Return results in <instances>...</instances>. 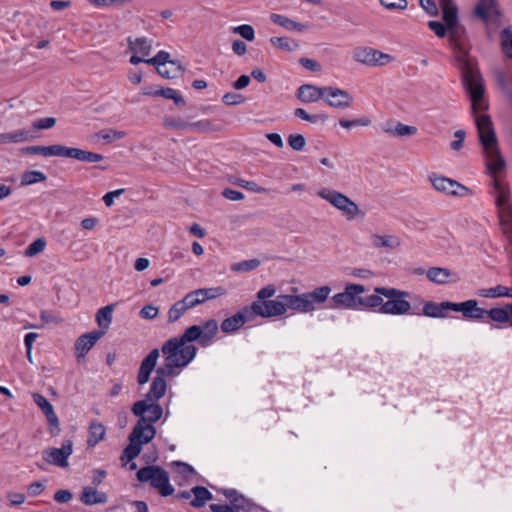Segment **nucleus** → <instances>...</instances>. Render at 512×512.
Listing matches in <instances>:
<instances>
[{
	"mask_svg": "<svg viewBox=\"0 0 512 512\" xmlns=\"http://www.w3.org/2000/svg\"><path fill=\"white\" fill-rule=\"evenodd\" d=\"M218 323L214 319L206 321L202 326L192 325L185 329L186 338L198 341V343L205 347L215 338L218 333Z\"/></svg>",
	"mask_w": 512,
	"mask_h": 512,
	"instance_id": "obj_11",
	"label": "nucleus"
},
{
	"mask_svg": "<svg viewBox=\"0 0 512 512\" xmlns=\"http://www.w3.org/2000/svg\"><path fill=\"white\" fill-rule=\"evenodd\" d=\"M380 3L389 10H404L408 6L407 0H380Z\"/></svg>",
	"mask_w": 512,
	"mask_h": 512,
	"instance_id": "obj_61",
	"label": "nucleus"
},
{
	"mask_svg": "<svg viewBox=\"0 0 512 512\" xmlns=\"http://www.w3.org/2000/svg\"><path fill=\"white\" fill-rule=\"evenodd\" d=\"M425 274L429 281L438 285L457 282L459 280V276L456 273L444 267H431Z\"/></svg>",
	"mask_w": 512,
	"mask_h": 512,
	"instance_id": "obj_21",
	"label": "nucleus"
},
{
	"mask_svg": "<svg viewBox=\"0 0 512 512\" xmlns=\"http://www.w3.org/2000/svg\"><path fill=\"white\" fill-rule=\"evenodd\" d=\"M155 434L156 430L151 424L145 423L144 419H139L129 436V441H134L142 447V445L149 443Z\"/></svg>",
	"mask_w": 512,
	"mask_h": 512,
	"instance_id": "obj_17",
	"label": "nucleus"
},
{
	"mask_svg": "<svg viewBox=\"0 0 512 512\" xmlns=\"http://www.w3.org/2000/svg\"><path fill=\"white\" fill-rule=\"evenodd\" d=\"M231 502L233 504V508H235L237 511L239 509L250 510L253 505L249 500L245 499L241 495L235 496L234 498H232Z\"/></svg>",
	"mask_w": 512,
	"mask_h": 512,
	"instance_id": "obj_64",
	"label": "nucleus"
},
{
	"mask_svg": "<svg viewBox=\"0 0 512 512\" xmlns=\"http://www.w3.org/2000/svg\"><path fill=\"white\" fill-rule=\"evenodd\" d=\"M198 293L199 291L197 289L186 294L185 297L183 298L184 304H186V307H188V309H191L199 304L204 303L202 297L200 295H197Z\"/></svg>",
	"mask_w": 512,
	"mask_h": 512,
	"instance_id": "obj_57",
	"label": "nucleus"
},
{
	"mask_svg": "<svg viewBox=\"0 0 512 512\" xmlns=\"http://www.w3.org/2000/svg\"><path fill=\"white\" fill-rule=\"evenodd\" d=\"M331 292L330 286L323 285L299 295L281 294V299L285 301L286 310L311 313L316 310V304L320 305L327 301Z\"/></svg>",
	"mask_w": 512,
	"mask_h": 512,
	"instance_id": "obj_3",
	"label": "nucleus"
},
{
	"mask_svg": "<svg viewBox=\"0 0 512 512\" xmlns=\"http://www.w3.org/2000/svg\"><path fill=\"white\" fill-rule=\"evenodd\" d=\"M270 42L277 48L284 51H292L297 48V44L287 37H272Z\"/></svg>",
	"mask_w": 512,
	"mask_h": 512,
	"instance_id": "obj_51",
	"label": "nucleus"
},
{
	"mask_svg": "<svg viewBox=\"0 0 512 512\" xmlns=\"http://www.w3.org/2000/svg\"><path fill=\"white\" fill-rule=\"evenodd\" d=\"M137 479L141 482H149L151 486L166 497L174 493L173 486L169 483L168 473L159 466H146L138 470Z\"/></svg>",
	"mask_w": 512,
	"mask_h": 512,
	"instance_id": "obj_6",
	"label": "nucleus"
},
{
	"mask_svg": "<svg viewBox=\"0 0 512 512\" xmlns=\"http://www.w3.org/2000/svg\"><path fill=\"white\" fill-rule=\"evenodd\" d=\"M429 181L433 188L446 195L465 197L472 194V191L456 180L432 173Z\"/></svg>",
	"mask_w": 512,
	"mask_h": 512,
	"instance_id": "obj_9",
	"label": "nucleus"
},
{
	"mask_svg": "<svg viewBox=\"0 0 512 512\" xmlns=\"http://www.w3.org/2000/svg\"><path fill=\"white\" fill-rule=\"evenodd\" d=\"M128 50L135 54L149 56L152 48V43L145 37L132 38L128 37Z\"/></svg>",
	"mask_w": 512,
	"mask_h": 512,
	"instance_id": "obj_28",
	"label": "nucleus"
},
{
	"mask_svg": "<svg viewBox=\"0 0 512 512\" xmlns=\"http://www.w3.org/2000/svg\"><path fill=\"white\" fill-rule=\"evenodd\" d=\"M497 13V0H479L475 7L477 17L487 21L491 14Z\"/></svg>",
	"mask_w": 512,
	"mask_h": 512,
	"instance_id": "obj_33",
	"label": "nucleus"
},
{
	"mask_svg": "<svg viewBox=\"0 0 512 512\" xmlns=\"http://www.w3.org/2000/svg\"><path fill=\"white\" fill-rule=\"evenodd\" d=\"M366 288L361 284L349 283L345 286L344 291L335 294L331 298L330 308L332 309H361V295Z\"/></svg>",
	"mask_w": 512,
	"mask_h": 512,
	"instance_id": "obj_8",
	"label": "nucleus"
},
{
	"mask_svg": "<svg viewBox=\"0 0 512 512\" xmlns=\"http://www.w3.org/2000/svg\"><path fill=\"white\" fill-rule=\"evenodd\" d=\"M155 96H162L167 99H172L176 105H184L185 100L184 98L174 89L172 88H165L157 90L153 93Z\"/></svg>",
	"mask_w": 512,
	"mask_h": 512,
	"instance_id": "obj_49",
	"label": "nucleus"
},
{
	"mask_svg": "<svg viewBox=\"0 0 512 512\" xmlns=\"http://www.w3.org/2000/svg\"><path fill=\"white\" fill-rule=\"evenodd\" d=\"M33 400L46 416V419L50 426L51 433L53 435L58 434L60 432V423L57 415L54 412L52 404L48 401L46 397L39 393L33 394Z\"/></svg>",
	"mask_w": 512,
	"mask_h": 512,
	"instance_id": "obj_16",
	"label": "nucleus"
},
{
	"mask_svg": "<svg viewBox=\"0 0 512 512\" xmlns=\"http://www.w3.org/2000/svg\"><path fill=\"white\" fill-rule=\"evenodd\" d=\"M47 179L46 175L41 171H26L21 176V185L28 186Z\"/></svg>",
	"mask_w": 512,
	"mask_h": 512,
	"instance_id": "obj_44",
	"label": "nucleus"
},
{
	"mask_svg": "<svg viewBox=\"0 0 512 512\" xmlns=\"http://www.w3.org/2000/svg\"><path fill=\"white\" fill-rule=\"evenodd\" d=\"M187 310H188V307H186V304H184L183 299L180 301H177L169 309L168 321L171 323L177 321Z\"/></svg>",
	"mask_w": 512,
	"mask_h": 512,
	"instance_id": "obj_48",
	"label": "nucleus"
},
{
	"mask_svg": "<svg viewBox=\"0 0 512 512\" xmlns=\"http://www.w3.org/2000/svg\"><path fill=\"white\" fill-rule=\"evenodd\" d=\"M159 356H160L159 350L153 349L143 359V361L140 365V368H139L138 376H137V381L140 385H144L148 382V380L150 378V374L154 370Z\"/></svg>",
	"mask_w": 512,
	"mask_h": 512,
	"instance_id": "obj_22",
	"label": "nucleus"
},
{
	"mask_svg": "<svg viewBox=\"0 0 512 512\" xmlns=\"http://www.w3.org/2000/svg\"><path fill=\"white\" fill-rule=\"evenodd\" d=\"M62 157L73 158L78 161L94 163L103 160V156L98 153L85 151L79 148H70L63 146V154Z\"/></svg>",
	"mask_w": 512,
	"mask_h": 512,
	"instance_id": "obj_23",
	"label": "nucleus"
},
{
	"mask_svg": "<svg viewBox=\"0 0 512 512\" xmlns=\"http://www.w3.org/2000/svg\"><path fill=\"white\" fill-rule=\"evenodd\" d=\"M325 93L326 87L305 84L298 89V98L304 103H312L325 98Z\"/></svg>",
	"mask_w": 512,
	"mask_h": 512,
	"instance_id": "obj_24",
	"label": "nucleus"
},
{
	"mask_svg": "<svg viewBox=\"0 0 512 512\" xmlns=\"http://www.w3.org/2000/svg\"><path fill=\"white\" fill-rule=\"evenodd\" d=\"M146 63L155 66L158 73L167 79H174L183 71L181 64L170 60V54L166 51L158 52L156 56L146 60Z\"/></svg>",
	"mask_w": 512,
	"mask_h": 512,
	"instance_id": "obj_10",
	"label": "nucleus"
},
{
	"mask_svg": "<svg viewBox=\"0 0 512 512\" xmlns=\"http://www.w3.org/2000/svg\"><path fill=\"white\" fill-rule=\"evenodd\" d=\"M106 429L102 423L92 422L89 426V437L87 444L89 446H95L98 442L104 439Z\"/></svg>",
	"mask_w": 512,
	"mask_h": 512,
	"instance_id": "obj_36",
	"label": "nucleus"
},
{
	"mask_svg": "<svg viewBox=\"0 0 512 512\" xmlns=\"http://www.w3.org/2000/svg\"><path fill=\"white\" fill-rule=\"evenodd\" d=\"M73 452L71 440H65L60 448L49 447L42 451L43 459L51 465L65 468L68 466V458Z\"/></svg>",
	"mask_w": 512,
	"mask_h": 512,
	"instance_id": "obj_13",
	"label": "nucleus"
},
{
	"mask_svg": "<svg viewBox=\"0 0 512 512\" xmlns=\"http://www.w3.org/2000/svg\"><path fill=\"white\" fill-rule=\"evenodd\" d=\"M453 302L444 301L441 303H435L428 301L423 306V314L427 317L432 318H444L446 311L453 309Z\"/></svg>",
	"mask_w": 512,
	"mask_h": 512,
	"instance_id": "obj_25",
	"label": "nucleus"
},
{
	"mask_svg": "<svg viewBox=\"0 0 512 512\" xmlns=\"http://www.w3.org/2000/svg\"><path fill=\"white\" fill-rule=\"evenodd\" d=\"M448 29L450 44L459 52L463 84L470 95L471 113L474 117L480 144L486 159L489 174L496 177L506 167L501 155L491 117L485 113L488 102L484 98L482 77L473 62L466 57L465 29L460 24Z\"/></svg>",
	"mask_w": 512,
	"mask_h": 512,
	"instance_id": "obj_1",
	"label": "nucleus"
},
{
	"mask_svg": "<svg viewBox=\"0 0 512 512\" xmlns=\"http://www.w3.org/2000/svg\"><path fill=\"white\" fill-rule=\"evenodd\" d=\"M374 48L371 47H357L353 50V59L361 64L372 66Z\"/></svg>",
	"mask_w": 512,
	"mask_h": 512,
	"instance_id": "obj_37",
	"label": "nucleus"
},
{
	"mask_svg": "<svg viewBox=\"0 0 512 512\" xmlns=\"http://www.w3.org/2000/svg\"><path fill=\"white\" fill-rule=\"evenodd\" d=\"M478 295L481 297H485V298H500V297L512 298V288H508L503 285H497L492 288L479 290Z\"/></svg>",
	"mask_w": 512,
	"mask_h": 512,
	"instance_id": "obj_35",
	"label": "nucleus"
},
{
	"mask_svg": "<svg viewBox=\"0 0 512 512\" xmlns=\"http://www.w3.org/2000/svg\"><path fill=\"white\" fill-rule=\"evenodd\" d=\"M194 499L191 501V506L195 508L203 507L208 500L212 498V494L202 486H196L191 489Z\"/></svg>",
	"mask_w": 512,
	"mask_h": 512,
	"instance_id": "obj_38",
	"label": "nucleus"
},
{
	"mask_svg": "<svg viewBox=\"0 0 512 512\" xmlns=\"http://www.w3.org/2000/svg\"><path fill=\"white\" fill-rule=\"evenodd\" d=\"M276 287L273 284H269L263 288H261L256 294V301H268L270 298L276 294Z\"/></svg>",
	"mask_w": 512,
	"mask_h": 512,
	"instance_id": "obj_56",
	"label": "nucleus"
},
{
	"mask_svg": "<svg viewBox=\"0 0 512 512\" xmlns=\"http://www.w3.org/2000/svg\"><path fill=\"white\" fill-rule=\"evenodd\" d=\"M495 197V204L498 209V217L503 232L508 236L512 244V201L511 190L507 183H504L497 178L493 183Z\"/></svg>",
	"mask_w": 512,
	"mask_h": 512,
	"instance_id": "obj_4",
	"label": "nucleus"
},
{
	"mask_svg": "<svg viewBox=\"0 0 512 512\" xmlns=\"http://www.w3.org/2000/svg\"><path fill=\"white\" fill-rule=\"evenodd\" d=\"M141 449L142 447L138 445V443L130 441L129 445L123 451V454L121 456L122 461L133 460L140 454Z\"/></svg>",
	"mask_w": 512,
	"mask_h": 512,
	"instance_id": "obj_53",
	"label": "nucleus"
},
{
	"mask_svg": "<svg viewBox=\"0 0 512 512\" xmlns=\"http://www.w3.org/2000/svg\"><path fill=\"white\" fill-rule=\"evenodd\" d=\"M132 412L134 415L140 416V419H144L145 423L152 425L162 417L163 409L157 403L141 400L133 405Z\"/></svg>",
	"mask_w": 512,
	"mask_h": 512,
	"instance_id": "obj_14",
	"label": "nucleus"
},
{
	"mask_svg": "<svg viewBox=\"0 0 512 512\" xmlns=\"http://www.w3.org/2000/svg\"><path fill=\"white\" fill-rule=\"evenodd\" d=\"M339 124L343 128L350 129V128L354 127V126H364V127L369 126L371 124V120L369 118H366V117L355 119V120L341 119L339 121Z\"/></svg>",
	"mask_w": 512,
	"mask_h": 512,
	"instance_id": "obj_59",
	"label": "nucleus"
},
{
	"mask_svg": "<svg viewBox=\"0 0 512 512\" xmlns=\"http://www.w3.org/2000/svg\"><path fill=\"white\" fill-rule=\"evenodd\" d=\"M192 339L186 338V331L179 336L167 340L162 348L165 360L160 366V373L178 374V369L186 367L196 356L197 348Z\"/></svg>",
	"mask_w": 512,
	"mask_h": 512,
	"instance_id": "obj_2",
	"label": "nucleus"
},
{
	"mask_svg": "<svg viewBox=\"0 0 512 512\" xmlns=\"http://www.w3.org/2000/svg\"><path fill=\"white\" fill-rule=\"evenodd\" d=\"M46 247V240L44 238H38L32 242L25 250L24 255L26 257H33L41 253Z\"/></svg>",
	"mask_w": 512,
	"mask_h": 512,
	"instance_id": "obj_52",
	"label": "nucleus"
},
{
	"mask_svg": "<svg viewBox=\"0 0 512 512\" xmlns=\"http://www.w3.org/2000/svg\"><path fill=\"white\" fill-rule=\"evenodd\" d=\"M33 138L32 133L26 129H19L12 132L0 133V144L20 143Z\"/></svg>",
	"mask_w": 512,
	"mask_h": 512,
	"instance_id": "obj_30",
	"label": "nucleus"
},
{
	"mask_svg": "<svg viewBox=\"0 0 512 512\" xmlns=\"http://www.w3.org/2000/svg\"><path fill=\"white\" fill-rule=\"evenodd\" d=\"M189 130L197 133H210L217 131V128L210 120L203 119L196 122H189Z\"/></svg>",
	"mask_w": 512,
	"mask_h": 512,
	"instance_id": "obj_45",
	"label": "nucleus"
},
{
	"mask_svg": "<svg viewBox=\"0 0 512 512\" xmlns=\"http://www.w3.org/2000/svg\"><path fill=\"white\" fill-rule=\"evenodd\" d=\"M163 125L166 128L175 129V130H189V122L185 121L180 117H165L163 119Z\"/></svg>",
	"mask_w": 512,
	"mask_h": 512,
	"instance_id": "obj_47",
	"label": "nucleus"
},
{
	"mask_svg": "<svg viewBox=\"0 0 512 512\" xmlns=\"http://www.w3.org/2000/svg\"><path fill=\"white\" fill-rule=\"evenodd\" d=\"M103 335V331L96 330L81 335L75 342V352L77 357H84Z\"/></svg>",
	"mask_w": 512,
	"mask_h": 512,
	"instance_id": "obj_20",
	"label": "nucleus"
},
{
	"mask_svg": "<svg viewBox=\"0 0 512 512\" xmlns=\"http://www.w3.org/2000/svg\"><path fill=\"white\" fill-rule=\"evenodd\" d=\"M198 291L197 295H200L204 302L226 294V290L223 287L200 288Z\"/></svg>",
	"mask_w": 512,
	"mask_h": 512,
	"instance_id": "obj_50",
	"label": "nucleus"
},
{
	"mask_svg": "<svg viewBox=\"0 0 512 512\" xmlns=\"http://www.w3.org/2000/svg\"><path fill=\"white\" fill-rule=\"evenodd\" d=\"M175 376L174 374L160 373V367L156 369V376L154 377L148 393L146 394V400L150 402H156L162 398L166 392L167 384L165 377Z\"/></svg>",
	"mask_w": 512,
	"mask_h": 512,
	"instance_id": "obj_19",
	"label": "nucleus"
},
{
	"mask_svg": "<svg viewBox=\"0 0 512 512\" xmlns=\"http://www.w3.org/2000/svg\"><path fill=\"white\" fill-rule=\"evenodd\" d=\"M417 133V128L415 126L405 125L403 123L397 122L394 126V136L403 137V136H411Z\"/></svg>",
	"mask_w": 512,
	"mask_h": 512,
	"instance_id": "obj_54",
	"label": "nucleus"
},
{
	"mask_svg": "<svg viewBox=\"0 0 512 512\" xmlns=\"http://www.w3.org/2000/svg\"><path fill=\"white\" fill-rule=\"evenodd\" d=\"M326 103L333 108L346 109L353 103V96L346 90L327 86L325 93Z\"/></svg>",
	"mask_w": 512,
	"mask_h": 512,
	"instance_id": "obj_15",
	"label": "nucleus"
},
{
	"mask_svg": "<svg viewBox=\"0 0 512 512\" xmlns=\"http://www.w3.org/2000/svg\"><path fill=\"white\" fill-rule=\"evenodd\" d=\"M233 32L235 34H239L241 37L248 41H252L255 38V32L251 25L244 24L234 27Z\"/></svg>",
	"mask_w": 512,
	"mask_h": 512,
	"instance_id": "obj_55",
	"label": "nucleus"
},
{
	"mask_svg": "<svg viewBox=\"0 0 512 512\" xmlns=\"http://www.w3.org/2000/svg\"><path fill=\"white\" fill-rule=\"evenodd\" d=\"M384 300L380 294H372L365 297L361 296V309H378L377 311L382 313V306Z\"/></svg>",
	"mask_w": 512,
	"mask_h": 512,
	"instance_id": "obj_39",
	"label": "nucleus"
},
{
	"mask_svg": "<svg viewBox=\"0 0 512 512\" xmlns=\"http://www.w3.org/2000/svg\"><path fill=\"white\" fill-rule=\"evenodd\" d=\"M26 154H38L44 157L58 156L62 157L63 145H51V146H28L22 149Z\"/></svg>",
	"mask_w": 512,
	"mask_h": 512,
	"instance_id": "obj_27",
	"label": "nucleus"
},
{
	"mask_svg": "<svg viewBox=\"0 0 512 512\" xmlns=\"http://www.w3.org/2000/svg\"><path fill=\"white\" fill-rule=\"evenodd\" d=\"M113 306L108 305L98 310L96 321L102 328L107 329L112 321Z\"/></svg>",
	"mask_w": 512,
	"mask_h": 512,
	"instance_id": "obj_43",
	"label": "nucleus"
},
{
	"mask_svg": "<svg viewBox=\"0 0 512 512\" xmlns=\"http://www.w3.org/2000/svg\"><path fill=\"white\" fill-rule=\"evenodd\" d=\"M246 322L243 312H238L232 317L226 318L222 324L221 329L225 333H232L238 330Z\"/></svg>",
	"mask_w": 512,
	"mask_h": 512,
	"instance_id": "obj_34",
	"label": "nucleus"
},
{
	"mask_svg": "<svg viewBox=\"0 0 512 512\" xmlns=\"http://www.w3.org/2000/svg\"><path fill=\"white\" fill-rule=\"evenodd\" d=\"M486 316L498 323H507L511 319L512 326V304H507L502 308L486 310Z\"/></svg>",
	"mask_w": 512,
	"mask_h": 512,
	"instance_id": "obj_32",
	"label": "nucleus"
},
{
	"mask_svg": "<svg viewBox=\"0 0 512 512\" xmlns=\"http://www.w3.org/2000/svg\"><path fill=\"white\" fill-rule=\"evenodd\" d=\"M250 310L263 318L282 316L287 312L285 301L281 299V295H278L274 300L254 301Z\"/></svg>",
	"mask_w": 512,
	"mask_h": 512,
	"instance_id": "obj_12",
	"label": "nucleus"
},
{
	"mask_svg": "<svg viewBox=\"0 0 512 512\" xmlns=\"http://www.w3.org/2000/svg\"><path fill=\"white\" fill-rule=\"evenodd\" d=\"M80 500L85 505L104 504L107 502L108 497L106 493L98 491L93 487L85 486L82 490Z\"/></svg>",
	"mask_w": 512,
	"mask_h": 512,
	"instance_id": "obj_26",
	"label": "nucleus"
},
{
	"mask_svg": "<svg viewBox=\"0 0 512 512\" xmlns=\"http://www.w3.org/2000/svg\"><path fill=\"white\" fill-rule=\"evenodd\" d=\"M374 248L395 249L401 245V241L394 235L372 234L370 236Z\"/></svg>",
	"mask_w": 512,
	"mask_h": 512,
	"instance_id": "obj_29",
	"label": "nucleus"
},
{
	"mask_svg": "<svg viewBox=\"0 0 512 512\" xmlns=\"http://www.w3.org/2000/svg\"><path fill=\"white\" fill-rule=\"evenodd\" d=\"M453 311L461 312L465 318L481 320L486 316V310L478 307L476 300L470 299L461 303L453 302Z\"/></svg>",
	"mask_w": 512,
	"mask_h": 512,
	"instance_id": "obj_18",
	"label": "nucleus"
},
{
	"mask_svg": "<svg viewBox=\"0 0 512 512\" xmlns=\"http://www.w3.org/2000/svg\"><path fill=\"white\" fill-rule=\"evenodd\" d=\"M271 20L279 25V26H282L284 27L285 29L287 30H303L304 28V25L300 24V23H297L283 15H279V14H272L271 15Z\"/></svg>",
	"mask_w": 512,
	"mask_h": 512,
	"instance_id": "obj_41",
	"label": "nucleus"
},
{
	"mask_svg": "<svg viewBox=\"0 0 512 512\" xmlns=\"http://www.w3.org/2000/svg\"><path fill=\"white\" fill-rule=\"evenodd\" d=\"M500 42L503 53L512 59V30L504 28L500 32Z\"/></svg>",
	"mask_w": 512,
	"mask_h": 512,
	"instance_id": "obj_42",
	"label": "nucleus"
},
{
	"mask_svg": "<svg viewBox=\"0 0 512 512\" xmlns=\"http://www.w3.org/2000/svg\"><path fill=\"white\" fill-rule=\"evenodd\" d=\"M373 54H374V58H373L372 67L384 66V65H387L388 63H390L393 60V57L391 55L383 53V52H381L379 50H376V49L373 52Z\"/></svg>",
	"mask_w": 512,
	"mask_h": 512,
	"instance_id": "obj_60",
	"label": "nucleus"
},
{
	"mask_svg": "<svg viewBox=\"0 0 512 512\" xmlns=\"http://www.w3.org/2000/svg\"><path fill=\"white\" fill-rule=\"evenodd\" d=\"M126 136L125 131H118L114 129L101 130L95 134V137L105 141V143H111L116 140H120Z\"/></svg>",
	"mask_w": 512,
	"mask_h": 512,
	"instance_id": "obj_46",
	"label": "nucleus"
},
{
	"mask_svg": "<svg viewBox=\"0 0 512 512\" xmlns=\"http://www.w3.org/2000/svg\"><path fill=\"white\" fill-rule=\"evenodd\" d=\"M222 101L227 105H238L243 103L245 98L241 94L229 92L223 96Z\"/></svg>",
	"mask_w": 512,
	"mask_h": 512,
	"instance_id": "obj_63",
	"label": "nucleus"
},
{
	"mask_svg": "<svg viewBox=\"0 0 512 512\" xmlns=\"http://www.w3.org/2000/svg\"><path fill=\"white\" fill-rule=\"evenodd\" d=\"M441 8L443 12V20L446 23L447 28L459 24L457 7L454 5L452 0H441Z\"/></svg>",
	"mask_w": 512,
	"mask_h": 512,
	"instance_id": "obj_31",
	"label": "nucleus"
},
{
	"mask_svg": "<svg viewBox=\"0 0 512 512\" xmlns=\"http://www.w3.org/2000/svg\"><path fill=\"white\" fill-rule=\"evenodd\" d=\"M317 195L339 210L347 219H354L360 213L359 206L337 190L321 188L317 191Z\"/></svg>",
	"mask_w": 512,
	"mask_h": 512,
	"instance_id": "obj_7",
	"label": "nucleus"
},
{
	"mask_svg": "<svg viewBox=\"0 0 512 512\" xmlns=\"http://www.w3.org/2000/svg\"><path fill=\"white\" fill-rule=\"evenodd\" d=\"M261 262L259 259H249L241 262L233 263L230 269L237 273H246L257 269Z\"/></svg>",
	"mask_w": 512,
	"mask_h": 512,
	"instance_id": "obj_40",
	"label": "nucleus"
},
{
	"mask_svg": "<svg viewBox=\"0 0 512 512\" xmlns=\"http://www.w3.org/2000/svg\"><path fill=\"white\" fill-rule=\"evenodd\" d=\"M295 116L303 119V120H306V121H309V122H312V123H316L318 120H325L326 119V116L325 115H322V114H319V115H310L308 114L304 109L302 108H297L294 112Z\"/></svg>",
	"mask_w": 512,
	"mask_h": 512,
	"instance_id": "obj_62",
	"label": "nucleus"
},
{
	"mask_svg": "<svg viewBox=\"0 0 512 512\" xmlns=\"http://www.w3.org/2000/svg\"><path fill=\"white\" fill-rule=\"evenodd\" d=\"M288 144L293 150L301 151L306 145V140L301 134H291L288 137Z\"/></svg>",
	"mask_w": 512,
	"mask_h": 512,
	"instance_id": "obj_58",
	"label": "nucleus"
},
{
	"mask_svg": "<svg viewBox=\"0 0 512 512\" xmlns=\"http://www.w3.org/2000/svg\"><path fill=\"white\" fill-rule=\"evenodd\" d=\"M375 293L386 298L382 313L389 315H406L411 312V303L407 300L410 294L396 288L376 287Z\"/></svg>",
	"mask_w": 512,
	"mask_h": 512,
	"instance_id": "obj_5",
	"label": "nucleus"
}]
</instances>
